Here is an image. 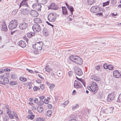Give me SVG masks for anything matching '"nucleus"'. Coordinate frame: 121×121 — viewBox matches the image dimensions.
<instances>
[{
    "label": "nucleus",
    "mask_w": 121,
    "mask_h": 121,
    "mask_svg": "<svg viewBox=\"0 0 121 121\" xmlns=\"http://www.w3.org/2000/svg\"><path fill=\"white\" fill-rule=\"evenodd\" d=\"M59 16L56 13L52 12L49 13L48 16V19L50 22H54L56 20V18Z\"/></svg>",
    "instance_id": "nucleus-4"
},
{
    "label": "nucleus",
    "mask_w": 121,
    "mask_h": 121,
    "mask_svg": "<svg viewBox=\"0 0 121 121\" xmlns=\"http://www.w3.org/2000/svg\"><path fill=\"white\" fill-rule=\"evenodd\" d=\"M87 88L88 90L91 91L92 95L96 93L98 90L97 84L94 82H92L91 86L87 87Z\"/></svg>",
    "instance_id": "nucleus-2"
},
{
    "label": "nucleus",
    "mask_w": 121,
    "mask_h": 121,
    "mask_svg": "<svg viewBox=\"0 0 121 121\" xmlns=\"http://www.w3.org/2000/svg\"><path fill=\"white\" fill-rule=\"evenodd\" d=\"M49 67L48 65L46 66L45 68L46 71L48 73H50V71H52V70L51 69L49 68Z\"/></svg>",
    "instance_id": "nucleus-30"
},
{
    "label": "nucleus",
    "mask_w": 121,
    "mask_h": 121,
    "mask_svg": "<svg viewBox=\"0 0 121 121\" xmlns=\"http://www.w3.org/2000/svg\"><path fill=\"white\" fill-rule=\"evenodd\" d=\"M7 114L9 115L10 118L11 119H13L14 118L13 115L11 114L12 112L11 110L7 111Z\"/></svg>",
    "instance_id": "nucleus-24"
},
{
    "label": "nucleus",
    "mask_w": 121,
    "mask_h": 121,
    "mask_svg": "<svg viewBox=\"0 0 121 121\" xmlns=\"http://www.w3.org/2000/svg\"><path fill=\"white\" fill-rule=\"evenodd\" d=\"M74 71L75 74L81 76L83 74L82 71L78 67L75 68L74 69Z\"/></svg>",
    "instance_id": "nucleus-9"
},
{
    "label": "nucleus",
    "mask_w": 121,
    "mask_h": 121,
    "mask_svg": "<svg viewBox=\"0 0 121 121\" xmlns=\"http://www.w3.org/2000/svg\"><path fill=\"white\" fill-rule=\"evenodd\" d=\"M69 59L72 61L79 65H81L82 63L81 58L78 56L72 55L70 56Z\"/></svg>",
    "instance_id": "nucleus-3"
},
{
    "label": "nucleus",
    "mask_w": 121,
    "mask_h": 121,
    "mask_svg": "<svg viewBox=\"0 0 121 121\" xmlns=\"http://www.w3.org/2000/svg\"><path fill=\"white\" fill-rule=\"evenodd\" d=\"M2 23L3 24L1 28V30L5 32L7 31L8 29L5 21H3Z\"/></svg>",
    "instance_id": "nucleus-13"
},
{
    "label": "nucleus",
    "mask_w": 121,
    "mask_h": 121,
    "mask_svg": "<svg viewBox=\"0 0 121 121\" xmlns=\"http://www.w3.org/2000/svg\"><path fill=\"white\" fill-rule=\"evenodd\" d=\"M44 24H41L40 25L36 24H34L32 27V28L34 32H38L40 31L41 30V27L44 26Z\"/></svg>",
    "instance_id": "nucleus-5"
},
{
    "label": "nucleus",
    "mask_w": 121,
    "mask_h": 121,
    "mask_svg": "<svg viewBox=\"0 0 121 121\" xmlns=\"http://www.w3.org/2000/svg\"><path fill=\"white\" fill-rule=\"evenodd\" d=\"M114 67L113 65H108V68L109 70H112L114 69Z\"/></svg>",
    "instance_id": "nucleus-32"
},
{
    "label": "nucleus",
    "mask_w": 121,
    "mask_h": 121,
    "mask_svg": "<svg viewBox=\"0 0 121 121\" xmlns=\"http://www.w3.org/2000/svg\"><path fill=\"white\" fill-rule=\"evenodd\" d=\"M52 111L50 110H48L47 112V116L48 117H50L52 114Z\"/></svg>",
    "instance_id": "nucleus-35"
},
{
    "label": "nucleus",
    "mask_w": 121,
    "mask_h": 121,
    "mask_svg": "<svg viewBox=\"0 0 121 121\" xmlns=\"http://www.w3.org/2000/svg\"><path fill=\"white\" fill-rule=\"evenodd\" d=\"M68 74L70 77H71L72 76V72L71 71H69L68 72Z\"/></svg>",
    "instance_id": "nucleus-56"
},
{
    "label": "nucleus",
    "mask_w": 121,
    "mask_h": 121,
    "mask_svg": "<svg viewBox=\"0 0 121 121\" xmlns=\"http://www.w3.org/2000/svg\"><path fill=\"white\" fill-rule=\"evenodd\" d=\"M95 69L97 70H99L100 69V66L99 65H97L95 67Z\"/></svg>",
    "instance_id": "nucleus-62"
},
{
    "label": "nucleus",
    "mask_w": 121,
    "mask_h": 121,
    "mask_svg": "<svg viewBox=\"0 0 121 121\" xmlns=\"http://www.w3.org/2000/svg\"><path fill=\"white\" fill-rule=\"evenodd\" d=\"M62 8L63 14L65 15H68V11L66 7L65 6L62 7Z\"/></svg>",
    "instance_id": "nucleus-19"
},
{
    "label": "nucleus",
    "mask_w": 121,
    "mask_h": 121,
    "mask_svg": "<svg viewBox=\"0 0 121 121\" xmlns=\"http://www.w3.org/2000/svg\"><path fill=\"white\" fill-rule=\"evenodd\" d=\"M38 112L39 113H41L43 110L42 106H39L37 108Z\"/></svg>",
    "instance_id": "nucleus-25"
},
{
    "label": "nucleus",
    "mask_w": 121,
    "mask_h": 121,
    "mask_svg": "<svg viewBox=\"0 0 121 121\" xmlns=\"http://www.w3.org/2000/svg\"><path fill=\"white\" fill-rule=\"evenodd\" d=\"M35 33L34 32H30L27 33V37L29 38H31L35 35Z\"/></svg>",
    "instance_id": "nucleus-22"
},
{
    "label": "nucleus",
    "mask_w": 121,
    "mask_h": 121,
    "mask_svg": "<svg viewBox=\"0 0 121 121\" xmlns=\"http://www.w3.org/2000/svg\"><path fill=\"white\" fill-rule=\"evenodd\" d=\"M44 118L39 117L37 118L36 120V121H43Z\"/></svg>",
    "instance_id": "nucleus-48"
},
{
    "label": "nucleus",
    "mask_w": 121,
    "mask_h": 121,
    "mask_svg": "<svg viewBox=\"0 0 121 121\" xmlns=\"http://www.w3.org/2000/svg\"><path fill=\"white\" fill-rule=\"evenodd\" d=\"M91 79L96 81H99L101 80V78L96 75H94L91 77Z\"/></svg>",
    "instance_id": "nucleus-16"
},
{
    "label": "nucleus",
    "mask_w": 121,
    "mask_h": 121,
    "mask_svg": "<svg viewBox=\"0 0 121 121\" xmlns=\"http://www.w3.org/2000/svg\"><path fill=\"white\" fill-rule=\"evenodd\" d=\"M114 109V108L113 107H110L108 110V112L110 113H112L113 112Z\"/></svg>",
    "instance_id": "nucleus-31"
},
{
    "label": "nucleus",
    "mask_w": 121,
    "mask_h": 121,
    "mask_svg": "<svg viewBox=\"0 0 121 121\" xmlns=\"http://www.w3.org/2000/svg\"><path fill=\"white\" fill-rule=\"evenodd\" d=\"M40 88L36 86H34L33 88V90L35 91H36L38 90H39Z\"/></svg>",
    "instance_id": "nucleus-42"
},
{
    "label": "nucleus",
    "mask_w": 121,
    "mask_h": 121,
    "mask_svg": "<svg viewBox=\"0 0 121 121\" xmlns=\"http://www.w3.org/2000/svg\"><path fill=\"white\" fill-rule=\"evenodd\" d=\"M5 69H0V73L1 74L3 73L5 71Z\"/></svg>",
    "instance_id": "nucleus-60"
},
{
    "label": "nucleus",
    "mask_w": 121,
    "mask_h": 121,
    "mask_svg": "<svg viewBox=\"0 0 121 121\" xmlns=\"http://www.w3.org/2000/svg\"><path fill=\"white\" fill-rule=\"evenodd\" d=\"M110 2V0H108L105 2L103 3V7H104L108 5H109Z\"/></svg>",
    "instance_id": "nucleus-36"
},
{
    "label": "nucleus",
    "mask_w": 121,
    "mask_h": 121,
    "mask_svg": "<svg viewBox=\"0 0 121 121\" xmlns=\"http://www.w3.org/2000/svg\"><path fill=\"white\" fill-rule=\"evenodd\" d=\"M68 121H78L77 120L74 119H71Z\"/></svg>",
    "instance_id": "nucleus-64"
},
{
    "label": "nucleus",
    "mask_w": 121,
    "mask_h": 121,
    "mask_svg": "<svg viewBox=\"0 0 121 121\" xmlns=\"http://www.w3.org/2000/svg\"><path fill=\"white\" fill-rule=\"evenodd\" d=\"M48 31L46 28L44 27L43 28V33L44 36H48Z\"/></svg>",
    "instance_id": "nucleus-20"
},
{
    "label": "nucleus",
    "mask_w": 121,
    "mask_h": 121,
    "mask_svg": "<svg viewBox=\"0 0 121 121\" xmlns=\"http://www.w3.org/2000/svg\"><path fill=\"white\" fill-rule=\"evenodd\" d=\"M9 84L11 86L15 85L17 84V81H10L9 83Z\"/></svg>",
    "instance_id": "nucleus-26"
},
{
    "label": "nucleus",
    "mask_w": 121,
    "mask_h": 121,
    "mask_svg": "<svg viewBox=\"0 0 121 121\" xmlns=\"http://www.w3.org/2000/svg\"><path fill=\"white\" fill-rule=\"evenodd\" d=\"M5 108L8 110V111H10L9 109V106L7 104H5Z\"/></svg>",
    "instance_id": "nucleus-63"
},
{
    "label": "nucleus",
    "mask_w": 121,
    "mask_h": 121,
    "mask_svg": "<svg viewBox=\"0 0 121 121\" xmlns=\"http://www.w3.org/2000/svg\"><path fill=\"white\" fill-rule=\"evenodd\" d=\"M49 100L48 99H45L44 100V103L46 104H47L49 103Z\"/></svg>",
    "instance_id": "nucleus-47"
},
{
    "label": "nucleus",
    "mask_w": 121,
    "mask_h": 121,
    "mask_svg": "<svg viewBox=\"0 0 121 121\" xmlns=\"http://www.w3.org/2000/svg\"><path fill=\"white\" fill-rule=\"evenodd\" d=\"M39 98L40 100L44 99L45 98V97L43 95H40L39 97Z\"/></svg>",
    "instance_id": "nucleus-50"
},
{
    "label": "nucleus",
    "mask_w": 121,
    "mask_h": 121,
    "mask_svg": "<svg viewBox=\"0 0 121 121\" xmlns=\"http://www.w3.org/2000/svg\"><path fill=\"white\" fill-rule=\"evenodd\" d=\"M48 108L49 109H51L52 108V105L51 104H48L47 105Z\"/></svg>",
    "instance_id": "nucleus-54"
},
{
    "label": "nucleus",
    "mask_w": 121,
    "mask_h": 121,
    "mask_svg": "<svg viewBox=\"0 0 121 121\" xmlns=\"http://www.w3.org/2000/svg\"><path fill=\"white\" fill-rule=\"evenodd\" d=\"M95 1V0H87V3L89 5H92L94 4Z\"/></svg>",
    "instance_id": "nucleus-27"
},
{
    "label": "nucleus",
    "mask_w": 121,
    "mask_h": 121,
    "mask_svg": "<svg viewBox=\"0 0 121 121\" xmlns=\"http://www.w3.org/2000/svg\"><path fill=\"white\" fill-rule=\"evenodd\" d=\"M29 11V9H28L26 8L25 9H23L21 11V13L23 15H26Z\"/></svg>",
    "instance_id": "nucleus-23"
},
{
    "label": "nucleus",
    "mask_w": 121,
    "mask_h": 121,
    "mask_svg": "<svg viewBox=\"0 0 121 121\" xmlns=\"http://www.w3.org/2000/svg\"><path fill=\"white\" fill-rule=\"evenodd\" d=\"M108 65L107 63H104L103 65V67L104 69H107L108 68Z\"/></svg>",
    "instance_id": "nucleus-44"
},
{
    "label": "nucleus",
    "mask_w": 121,
    "mask_h": 121,
    "mask_svg": "<svg viewBox=\"0 0 121 121\" xmlns=\"http://www.w3.org/2000/svg\"><path fill=\"white\" fill-rule=\"evenodd\" d=\"M74 87L78 89L82 87V83L77 80H75L74 83Z\"/></svg>",
    "instance_id": "nucleus-8"
},
{
    "label": "nucleus",
    "mask_w": 121,
    "mask_h": 121,
    "mask_svg": "<svg viewBox=\"0 0 121 121\" xmlns=\"http://www.w3.org/2000/svg\"><path fill=\"white\" fill-rule=\"evenodd\" d=\"M18 23L16 20H14L11 21L8 26L9 29L12 30L15 28L18 25Z\"/></svg>",
    "instance_id": "nucleus-6"
},
{
    "label": "nucleus",
    "mask_w": 121,
    "mask_h": 121,
    "mask_svg": "<svg viewBox=\"0 0 121 121\" xmlns=\"http://www.w3.org/2000/svg\"><path fill=\"white\" fill-rule=\"evenodd\" d=\"M72 15L73 14V12L74 11V9L73 6H71L68 9Z\"/></svg>",
    "instance_id": "nucleus-28"
},
{
    "label": "nucleus",
    "mask_w": 121,
    "mask_h": 121,
    "mask_svg": "<svg viewBox=\"0 0 121 121\" xmlns=\"http://www.w3.org/2000/svg\"><path fill=\"white\" fill-rule=\"evenodd\" d=\"M98 96L99 99L102 98L103 97V95L102 93L100 92L98 93Z\"/></svg>",
    "instance_id": "nucleus-37"
},
{
    "label": "nucleus",
    "mask_w": 121,
    "mask_h": 121,
    "mask_svg": "<svg viewBox=\"0 0 121 121\" xmlns=\"http://www.w3.org/2000/svg\"><path fill=\"white\" fill-rule=\"evenodd\" d=\"M23 39L25 40L27 42H28V39L27 38L26 36H25L23 38Z\"/></svg>",
    "instance_id": "nucleus-55"
},
{
    "label": "nucleus",
    "mask_w": 121,
    "mask_h": 121,
    "mask_svg": "<svg viewBox=\"0 0 121 121\" xmlns=\"http://www.w3.org/2000/svg\"><path fill=\"white\" fill-rule=\"evenodd\" d=\"M37 44L36 43L33 45V48L34 49H37Z\"/></svg>",
    "instance_id": "nucleus-57"
},
{
    "label": "nucleus",
    "mask_w": 121,
    "mask_h": 121,
    "mask_svg": "<svg viewBox=\"0 0 121 121\" xmlns=\"http://www.w3.org/2000/svg\"><path fill=\"white\" fill-rule=\"evenodd\" d=\"M37 44V50L40 51L42 49L43 45V42L42 41H39L36 43Z\"/></svg>",
    "instance_id": "nucleus-11"
},
{
    "label": "nucleus",
    "mask_w": 121,
    "mask_h": 121,
    "mask_svg": "<svg viewBox=\"0 0 121 121\" xmlns=\"http://www.w3.org/2000/svg\"><path fill=\"white\" fill-rule=\"evenodd\" d=\"M19 46L24 48L26 46V44L25 41L22 40H20L18 42V43Z\"/></svg>",
    "instance_id": "nucleus-18"
},
{
    "label": "nucleus",
    "mask_w": 121,
    "mask_h": 121,
    "mask_svg": "<svg viewBox=\"0 0 121 121\" xmlns=\"http://www.w3.org/2000/svg\"><path fill=\"white\" fill-rule=\"evenodd\" d=\"M34 22L36 24L40 23L42 22L41 19L38 18H35L34 19Z\"/></svg>",
    "instance_id": "nucleus-21"
},
{
    "label": "nucleus",
    "mask_w": 121,
    "mask_h": 121,
    "mask_svg": "<svg viewBox=\"0 0 121 121\" xmlns=\"http://www.w3.org/2000/svg\"><path fill=\"white\" fill-rule=\"evenodd\" d=\"M117 101L119 102H121V94H120L118 97Z\"/></svg>",
    "instance_id": "nucleus-46"
},
{
    "label": "nucleus",
    "mask_w": 121,
    "mask_h": 121,
    "mask_svg": "<svg viewBox=\"0 0 121 121\" xmlns=\"http://www.w3.org/2000/svg\"><path fill=\"white\" fill-rule=\"evenodd\" d=\"M11 78L15 80L17 78V76L15 74H12L11 76Z\"/></svg>",
    "instance_id": "nucleus-34"
},
{
    "label": "nucleus",
    "mask_w": 121,
    "mask_h": 121,
    "mask_svg": "<svg viewBox=\"0 0 121 121\" xmlns=\"http://www.w3.org/2000/svg\"><path fill=\"white\" fill-rule=\"evenodd\" d=\"M95 15H96L97 16H103V13H101V12L99 13H97L95 14Z\"/></svg>",
    "instance_id": "nucleus-52"
},
{
    "label": "nucleus",
    "mask_w": 121,
    "mask_h": 121,
    "mask_svg": "<svg viewBox=\"0 0 121 121\" xmlns=\"http://www.w3.org/2000/svg\"><path fill=\"white\" fill-rule=\"evenodd\" d=\"M26 70H27L30 73H32L34 72L32 70L29 69L27 68L26 69Z\"/></svg>",
    "instance_id": "nucleus-58"
},
{
    "label": "nucleus",
    "mask_w": 121,
    "mask_h": 121,
    "mask_svg": "<svg viewBox=\"0 0 121 121\" xmlns=\"http://www.w3.org/2000/svg\"><path fill=\"white\" fill-rule=\"evenodd\" d=\"M113 76L116 78H118L121 77V72L120 73L117 70H114L113 72Z\"/></svg>",
    "instance_id": "nucleus-10"
},
{
    "label": "nucleus",
    "mask_w": 121,
    "mask_h": 121,
    "mask_svg": "<svg viewBox=\"0 0 121 121\" xmlns=\"http://www.w3.org/2000/svg\"><path fill=\"white\" fill-rule=\"evenodd\" d=\"M44 104V102L42 100H40L38 102V104L39 106L43 105Z\"/></svg>",
    "instance_id": "nucleus-39"
},
{
    "label": "nucleus",
    "mask_w": 121,
    "mask_h": 121,
    "mask_svg": "<svg viewBox=\"0 0 121 121\" xmlns=\"http://www.w3.org/2000/svg\"><path fill=\"white\" fill-rule=\"evenodd\" d=\"M37 3L33 4L32 7L33 8H35L39 11L41 10L42 6L41 4L44 5L48 1L47 0H36Z\"/></svg>",
    "instance_id": "nucleus-1"
},
{
    "label": "nucleus",
    "mask_w": 121,
    "mask_h": 121,
    "mask_svg": "<svg viewBox=\"0 0 121 121\" xmlns=\"http://www.w3.org/2000/svg\"><path fill=\"white\" fill-rule=\"evenodd\" d=\"M18 10L17 9H15L12 12V14H13L15 15L17 12Z\"/></svg>",
    "instance_id": "nucleus-45"
},
{
    "label": "nucleus",
    "mask_w": 121,
    "mask_h": 121,
    "mask_svg": "<svg viewBox=\"0 0 121 121\" xmlns=\"http://www.w3.org/2000/svg\"><path fill=\"white\" fill-rule=\"evenodd\" d=\"M79 105L76 104L74 106H73L72 107V109L73 110H74L76 108H78L79 107Z\"/></svg>",
    "instance_id": "nucleus-40"
},
{
    "label": "nucleus",
    "mask_w": 121,
    "mask_h": 121,
    "mask_svg": "<svg viewBox=\"0 0 121 121\" xmlns=\"http://www.w3.org/2000/svg\"><path fill=\"white\" fill-rule=\"evenodd\" d=\"M3 81L5 83H8L9 82V80L7 78H4L3 79Z\"/></svg>",
    "instance_id": "nucleus-33"
},
{
    "label": "nucleus",
    "mask_w": 121,
    "mask_h": 121,
    "mask_svg": "<svg viewBox=\"0 0 121 121\" xmlns=\"http://www.w3.org/2000/svg\"><path fill=\"white\" fill-rule=\"evenodd\" d=\"M55 87V85L53 84H52L50 85L49 88L50 90H52Z\"/></svg>",
    "instance_id": "nucleus-38"
},
{
    "label": "nucleus",
    "mask_w": 121,
    "mask_h": 121,
    "mask_svg": "<svg viewBox=\"0 0 121 121\" xmlns=\"http://www.w3.org/2000/svg\"><path fill=\"white\" fill-rule=\"evenodd\" d=\"M98 6H92L91 8V12L93 13H96L100 11L101 9Z\"/></svg>",
    "instance_id": "nucleus-7"
},
{
    "label": "nucleus",
    "mask_w": 121,
    "mask_h": 121,
    "mask_svg": "<svg viewBox=\"0 0 121 121\" xmlns=\"http://www.w3.org/2000/svg\"><path fill=\"white\" fill-rule=\"evenodd\" d=\"M29 13L32 16L34 17H36L39 15V13L36 11L34 10L30 11Z\"/></svg>",
    "instance_id": "nucleus-14"
},
{
    "label": "nucleus",
    "mask_w": 121,
    "mask_h": 121,
    "mask_svg": "<svg viewBox=\"0 0 121 121\" xmlns=\"http://www.w3.org/2000/svg\"><path fill=\"white\" fill-rule=\"evenodd\" d=\"M25 2H23L22 1L21 3H20L19 6V8H20L22 6H23L25 4Z\"/></svg>",
    "instance_id": "nucleus-49"
},
{
    "label": "nucleus",
    "mask_w": 121,
    "mask_h": 121,
    "mask_svg": "<svg viewBox=\"0 0 121 121\" xmlns=\"http://www.w3.org/2000/svg\"><path fill=\"white\" fill-rule=\"evenodd\" d=\"M38 100L37 98H35L34 100V102L35 104H38Z\"/></svg>",
    "instance_id": "nucleus-51"
},
{
    "label": "nucleus",
    "mask_w": 121,
    "mask_h": 121,
    "mask_svg": "<svg viewBox=\"0 0 121 121\" xmlns=\"http://www.w3.org/2000/svg\"><path fill=\"white\" fill-rule=\"evenodd\" d=\"M28 116L29 117L30 119L32 120L34 119L35 117V115L32 114H31L30 115H29Z\"/></svg>",
    "instance_id": "nucleus-41"
},
{
    "label": "nucleus",
    "mask_w": 121,
    "mask_h": 121,
    "mask_svg": "<svg viewBox=\"0 0 121 121\" xmlns=\"http://www.w3.org/2000/svg\"><path fill=\"white\" fill-rule=\"evenodd\" d=\"M69 101L68 100H66L62 104L64 105V107L66 106L69 103Z\"/></svg>",
    "instance_id": "nucleus-43"
},
{
    "label": "nucleus",
    "mask_w": 121,
    "mask_h": 121,
    "mask_svg": "<svg viewBox=\"0 0 121 121\" xmlns=\"http://www.w3.org/2000/svg\"><path fill=\"white\" fill-rule=\"evenodd\" d=\"M19 79L22 82H25L27 80L26 78L25 77L20 76L19 78Z\"/></svg>",
    "instance_id": "nucleus-29"
},
{
    "label": "nucleus",
    "mask_w": 121,
    "mask_h": 121,
    "mask_svg": "<svg viewBox=\"0 0 121 121\" xmlns=\"http://www.w3.org/2000/svg\"><path fill=\"white\" fill-rule=\"evenodd\" d=\"M40 88L42 89L43 90L45 88V87H44V85L43 84H41L40 85Z\"/></svg>",
    "instance_id": "nucleus-53"
},
{
    "label": "nucleus",
    "mask_w": 121,
    "mask_h": 121,
    "mask_svg": "<svg viewBox=\"0 0 121 121\" xmlns=\"http://www.w3.org/2000/svg\"><path fill=\"white\" fill-rule=\"evenodd\" d=\"M28 24L25 22L21 23L19 25V27L21 30H24L27 27Z\"/></svg>",
    "instance_id": "nucleus-12"
},
{
    "label": "nucleus",
    "mask_w": 121,
    "mask_h": 121,
    "mask_svg": "<svg viewBox=\"0 0 121 121\" xmlns=\"http://www.w3.org/2000/svg\"><path fill=\"white\" fill-rule=\"evenodd\" d=\"M31 109L32 110L34 111H36V107L34 106H33L32 107Z\"/></svg>",
    "instance_id": "nucleus-61"
},
{
    "label": "nucleus",
    "mask_w": 121,
    "mask_h": 121,
    "mask_svg": "<svg viewBox=\"0 0 121 121\" xmlns=\"http://www.w3.org/2000/svg\"><path fill=\"white\" fill-rule=\"evenodd\" d=\"M115 97L114 94L111 93L108 95L107 100L109 102L111 101Z\"/></svg>",
    "instance_id": "nucleus-15"
},
{
    "label": "nucleus",
    "mask_w": 121,
    "mask_h": 121,
    "mask_svg": "<svg viewBox=\"0 0 121 121\" xmlns=\"http://www.w3.org/2000/svg\"><path fill=\"white\" fill-rule=\"evenodd\" d=\"M36 82L37 83L39 84H40L41 82V80H40V79H38L36 81Z\"/></svg>",
    "instance_id": "nucleus-59"
},
{
    "label": "nucleus",
    "mask_w": 121,
    "mask_h": 121,
    "mask_svg": "<svg viewBox=\"0 0 121 121\" xmlns=\"http://www.w3.org/2000/svg\"><path fill=\"white\" fill-rule=\"evenodd\" d=\"M58 8V6L54 3H51L49 8L50 9L55 10H57Z\"/></svg>",
    "instance_id": "nucleus-17"
}]
</instances>
